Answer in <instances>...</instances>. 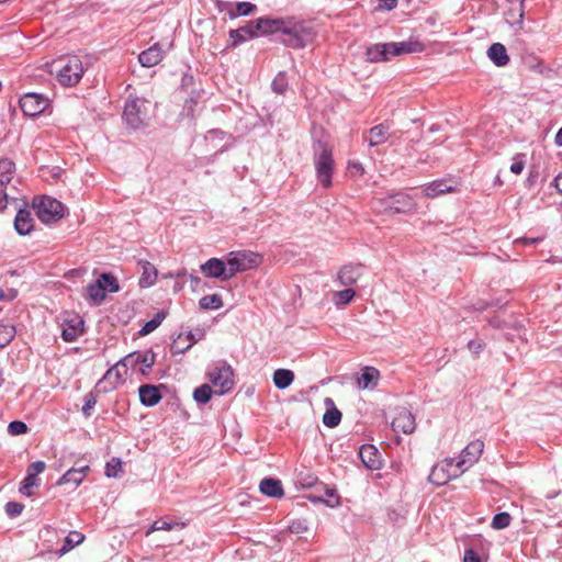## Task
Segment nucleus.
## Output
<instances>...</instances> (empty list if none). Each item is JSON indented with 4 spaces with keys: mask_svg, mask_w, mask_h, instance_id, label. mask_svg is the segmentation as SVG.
<instances>
[{
    "mask_svg": "<svg viewBox=\"0 0 562 562\" xmlns=\"http://www.w3.org/2000/svg\"><path fill=\"white\" fill-rule=\"evenodd\" d=\"M14 228L18 234L24 236L30 234L34 228V220L27 210H19L14 218Z\"/></svg>",
    "mask_w": 562,
    "mask_h": 562,
    "instance_id": "nucleus-21",
    "label": "nucleus"
},
{
    "mask_svg": "<svg viewBox=\"0 0 562 562\" xmlns=\"http://www.w3.org/2000/svg\"><path fill=\"white\" fill-rule=\"evenodd\" d=\"M554 186L557 190L562 194V172L554 178Z\"/></svg>",
    "mask_w": 562,
    "mask_h": 562,
    "instance_id": "nucleus-62",
    "label": "nucleus"
},
{
    "mask_svg": "<svg viewBox=\"0 0 562 562\" xmlns=\"http://www.w3.org/2000/svg\"><path fill=\"white\" fill-rule=\"evenodd\" d=\"M128 374V370L124 367V363L117 361L112 368H110L104 376L103 382L111 385L112 389L116 387L124 382L125 376Z\"/></svg>",
    "mask_w": 562,
    "mask_h": 562,
    "instance_id": "nucleus-20",
    "label": "nucleus"
},
{
    "mask_svg": "<svg viewBox=\"0 0 562 562\" xmlns=\"http://www.w3.org/2000/svg\"><path fill=\"white\" fill-rule=\"evenodd\" d=\"M49 105V99L34 92L25 93L20 99V108L27 116H35L44 112Z\"/></svg>",
    "mask_w": 562,
    "mask_h": 562,
    "instance_id": "nucleus-12",
    "label": "nucleus"
},
{
    "mask_svg": "<svg viewBox=\"0 0 562 562\" xmlns=\"http://www.w3.org/2000/svg\"><path fill=\"white\" fill-rule=\"evenodd\" d=\"M213 391L211 385L203 384L193 392V398L200 404H206L212 397Z\"/></svg>",
    "mask_w": 562,
    "mask_h": 562,
    "instance_id": "nucleus-38",
    "label": "nucleus"
},
{
    "mask_svg": "<svg viewBox=\"0 0 562 562\" xmlns=\"http://www.w3.org/2000/svg\"><path fill=\"white\" fill-rule=\"evenodd\" d=\"M97 280L103 285L105 294L106 292L115 293L120 289L116 278L110 273H102Z\"/></svg>",
    "mask_w": 562,
    "mask_h": 562,
    "instance_id": "nucleus-35",
    "label": "nucleus"
},
{
    "mask_svg": "<svg viewBox=\"0 0 562 562\" xmlns=\"http://www.w3.org/2000/svg\"><path fill=\"white\" fill-rule=\"evenodd\" d=\"M454 190L456 188L451 184H448L447 181L436 180L424 187L423 194L426 198L434 199L441 194L453 192Z\"/></svg>",
    "mask_w": 562,
    "mask_h": 562,
    "instance_id": "nucleus-22",
    "label": "nucleus"
},
{
    "mask_svg": "<svg viewBox=\"0 0 562 562\" xmlns=\"http://www.w3.org/2000/svg\"><path fill=\"white\" fill-rule=\"evenodd\" d=\"M140 403L145 406L151 407L158 404L161 400L159 386L151 384H144L138 389Z\"/></svg>",
    "mask_w": 562,
    "mask_h": 562,
    "instance_id": "nucleus-19",
    "label": "nucleus"
},
{
    "mask_svg": "<svg viewBox=\"0 0 562 562\" xmlns=\"http://www.w3.org/2000/svg\"><path fill=\"white\" fill-rule=\"evenodd\" d=\"M225 258L229 279L235 277L237 273L256 269L262 262V257L250 250L231 251Z\"/></svg>",
    "mask_w": 562,
    "mask_h": 562,
    "instance_id": "nucleus-6",
    "label": "nucleus"
},
{
    "mask_svg": "<svg viewBox=\"0 0 562 562\" xmlns=\"http://www.w3.org/2000/svg\"><path fill=\"white\" fill-rule=\"evenodd\" d=\"M506 16H507V21L510 23V25L513 27H515L513 25V22L517 21V9H510L508 10V12L506 13Z\"/></svg>",
    "mask_w": 562,
    "mask_h": 562,
    "instance_id": "nucleus-61",
    "label": "nucleus"
},
{
    "mask_svg": "<svg viewBox=\"0 0 562 562\" xmlns=\"http://www.w3.org/2000/svg\"><path fill=\"white\" fill-rule=\"evenodd\" d=\"M149 102L145 99L134 98L127 100L124 106L123 119L126 124L136 130L140 127L148 117Z\"/></svg>",
    "mask_w": 562,
    "mask_h": 562,
    "instance_id": "nucleus-10",
    "label": "nucleus"
},
{
    "mask_svg": "<svg viewBox=\"0 0 562 562\" xmlns=\"http://www.w3.org/2000/svg\"><path fill=\"white\" fill-rule=\"evenodd\" d=\"M8 202H9V196L7 194V191L2 189L0 192V212L7 207Z\"/></svg>",
    "mask_w": 562,
    "mask_h": 562,
    "instance_id": "nucleus-59",
    "label": "nucleus"
},
{
    "mask_svg": "<svg viewBox=\"0 0 562 562\" xmlns=\"http://www.w3.org/2000/svg\"><path fill=\"white\" fill-rule=\"evenodd\" d=\"M259 490L263 495L269 497H282L283 487L280 480L266 477L259 484Z\"/></svg>",
    "mask_w": 562,
    "mask_h": 562,
    "instance_id": "nucleus-24",
    "label": "nucleus"
},
{
    "mask_svg": "<svg viewBox=\"0 0 562 562\" xmlns=\"http://www.w3.org/2000/svg\"><path fill=\"white\" fill-rule=\"evenodd\" d=\"M122 472V461L119 458H112L105 464V475L108 477H117Z\"/></svg>",
    "mask_w": 562,
    "mask_h": 562,
    "instance_id": "nucleus-43",
    "label": "nucleus"
},
{
    "mask_svg": "<svg viewBox=\"0 0 562 562\" xmlns=\"http://www.w3.org/2000/svg\"><path fill=\"white\" fill-rule=\"evenodd\" d=\"M316 481V477H314L313 475H308L305 480V483L304 485L305 486H312Z\"/></svg>",
    "mask_w": 562,
    "mask_h": 562,
    "instance_id": "nucleus-64",
    "label": "nucleus"
},
{
    "mask_svg": "<svg viewBox=\"0 0 562 562\" xmlns=\"http://www.w3.org/2000/svg\"><path fill=\"white\" fill-rule=\"evenodd\" d=\"M8 432L11 436H19L27 432V426L24 422L13 420L8 425Z\"/></svg>",
    "mask_w": 562,
    "mask_h": 562,
    "instance_id": "nucleus-45",
    "label": "nucleus"
},
{
    "mask_svg": "<svg viewBox=\"0 0 562 562\" xmlns=\"http://www.w3.org/2000/svg\"><path fill=\"white\" fill-rule=\"evenodd\" d=\"M201 272L207 278H216L221 280H229L226 258H211L200 267Z\"/></svg>",
    "mask_w": 562,
    "mask_h": 562,
    "instance_id": "nucleus-15",
    "label": "nucleus"
},
{
    "mask_svg": "<svg viewBox=\"0 0 562 562\" xmlns=\"http://www.w3.org/2000/svg\"><path fill=\"white\" fill-rule=\"evenodd\" d=\"M484 347L485 344L480 338L472 339L468 342L469 350L474 355H479L484 349Z\"/></svg>",
    "mask_w": 562,
    "mask_h": 562,
    "instance_id": "nucleus-53",
    "label": "nucleus"
},
{
    "mask_svg": "<svg viewBox=\"0 0 562 562\" xmlns=\"http://www.w3.org/2000/svg\"><path fill=\"white\" fill-rule=\"evenodd\" d=\"M487 56L497 67H504L509 61L507 50L501 43L492 44L487 50Z\"/></svg>",
    "mask_w": 562,
    "mask_h": 562,
    "instance_id": "nucleus-25",
    "label": "nucleus"
},
{
    "mask_svg": "<svg viewBox=\"0 0 562 562\" xmlns=\"http://www.w3.org/2000/svg\"><path fill=\"white\" fill-rule=\"evenodd\" d=\"M416 207L417 204L414 199L405 193H396L373 200V209L379 213H408L415 211Z\"/></svg>",
    "mask_w": 562,
    "mask_h": 562,
    "instance_id": "nucleus-5",
    "label": "nucleus"
},
{
    "mask_svg": "<svg viewBox=\"0 0 562 562\" xmlns=\"http://www.w3.org/2000/svg\"><path fill=\"white\" fill-rule=\"evenodd\" d=\"M361 276V266L346 265L337 273V281L342 286L353 285Z\"/></svg>",
    "mask_w": 562,
    "mask_h": 562,
    "instance_id": "nucleus-18",
    "label": "nucleus"
},
{
    "mask_svg": "<svg viewBox=\"0 0 562 562\" xmlns=\"http://www.w3.org/2000/svg\"><path fill=\"white\" fill-rule=\"evenodd\" d=\"M509 2H519L517 8V21L513 22L516 30H521L524 26V14H525V0H508Z\"/></svg>",
    "mask_w": 562,
    "mask_h": 562,
    "instance_id": "nucleus-49",
    "label": "nucleus"
},
{
    "mask_svg": "<svg viewBox=\"0 0 562 562\" xmlns=\"http://www.w3.org/2000/svg\"><path fill=\"white\" fill-rule=\"evenodd\" d=\"M462 473L464 472L454 459L446 458L431 468L428 481L434 485L442 486Z\"/></svg>",
    "mask_w": 562,
    "mask_h": 562,
    "instance_id": "nucleus-8",
    "label": "nucleus"
},
{
    "mask_svg": "<svg viewBox=\"0 0 562 562\" xmlns=\"http://www.w3.org/2000/svg\"><path fill=\"white\" fill-rule=\"evenodd\" d=\"M463 562H481V559L473 549H468L464 552Z\"/></svg>",
    "mask_w": 562,
    "mask_h": 562,
    "instance_id": "nucleus-58",
    "label": "nucleus"
},
{
    "mask_svg": "<svg viewBox=\"0 0 562 562\" xmlns=\"http://www.w3.org/2000/svg\"><path fill=\"white\" fill-rule=\"evenodd\" d=\"M140 360V352H132L127 356H125L120 361L124 363V367L128 369H135L139 364Z\"/></svg>",
    "mask_w": 562,
    "mask_h": 562,
    "instance_id": "nucleus-48",
    "label": "nucleus"
},
{
    "mask_svg": "<svg viewBox=\"0 0 562 562\" xmlns=\"http://www.w3.org/2000/svg\"><path fill=\"white\" fill-rule=\"evenodd\" d=\"M89 471L88 465H83L78 469H69L58 481V484L74 483L75 486H78L85 479Z\"/></svg>",
    "mask_w": 562,
    "mask_h": 562,
    "instance_id": "nucleus-27",
    "label": "nucleus"
},
{
    "mask_svg": "<svg viewBox=\"0 0 562 562\" xmlns=\"http://www.w3.org/2000/svg\"><path fill=\"white\" fill-rule=\"evenodd\" d=\"M155 363V355L153 351L140 352L139 371L146 374Z\"/></svg>",
    "mask_w": 562,
    "mask_h": 562,
    "instance_id": "nucleus-44",
    "label": "nucleus"
},
{
    "mask_svg": "<svg viewBox=\"0 0 562 562\" xmlns=\"http://www.w3.org/2000/svg\"><path fill=\"white\" fill-rule=\"evenodd\" d=\"M85 540V536L79 531H71L65 539V544L61 548V552H68L75 546L80 544Z\"/></svg>",
    "mask_w": 562,
    "mask_h": 562,
    "instance_id": "nucleus-39",
    "label": "nucleus"
},
{
    "mask_svg": "<svg viewBox=\"0 0 562 562\" xmlns=\"http://www.w3.org/2000/svg\"><path fill=\"white\" fill-rule=\"evenodd\" d=\"M484 450V442L480 439L471 441L460 453L457 463L463 472L476 463Z\"/></svg>",
    "mask_w": 562,
    "mask_h": 562,
    "instance_id": "nucleus-13",
    "label": "nucleus"
},
{
    "mask_svg": "<svg viewBox=\"0 0 562 562\" xmlns=\"http://www.w3.org/2000/svg\"><path fill=\"white\" fill-rule=\"evenodd\" d=\"M525 168V161L522 155H517L510 166V171L515 175H520Z\"/></svg>",
    "mask_w": 562,
    "mask_h": 562,
    "instance_id": "nucleus-54",
    "label": "nucleus"
},
{
    "mask_svg": "<svg viewBox=\"0 0 562 562\" xmlns=\"http://www.w3.org/2000/svg\"><path fill=\"white\" fill-rule=\"evenodd\" d=\"M272 90L277 93H283L286 90L288 81L283 72H280L272 81Z\"/></svg>",
    "mask_w": 562,
    "mask_h": 562,
    "instance_id": "nucleus-47",
    "label": "nucleus"
},
{
    "mask_svg": "<svg viewBox=\"0 0 562 562\" xmlns=\"http://www.w3.org/2000/svg\"><path fill=\"white\" fill-rule=\"evenodd\" d=\"M15 336V328L12 324L0 323V349L5 347Z\"/></svg>",
    "mask_w": 562,
    "mask_h": 562,
    "instance_id": "nucleus-36",
    "label": "nucleus"
},
{
    "mask_svg": "<svg viewBox=\"0 0 562 562\" xmlns=\"http://www.w3.org/2000/svg\"><path fill=\"white\" fill-rule=\"evenodd\" d=\"M423 50V45L418 42H392L375 44L368 48L367 56L371 63L389 60L393 56L402 54L417 53Z\"/></svg>",
    "mask_w": 562,
    "mask_h": 562,
    "instance_id": "nucleus-2",
    "label": "nucleus"
},
{
    "mask_svg": "<svg viewBox=\"0 0 562 562\" xmlns=\"http://www.w3.org/2000/svg\"><path fill=\"white\" fill-rule=\"evenodd\" d=\"M380 380V372L373 367H364L357 378V386L359 390H373Z\"/></svg>",
    "mask_w": 562,
    "mask_h": 562,
    "instance_id": "nucleus-17",
    "label": "nucleus"
},
{
    "mask_svg": "<svg viewBox=\"0 0 562 562\" xmlns=\"http://www.w3.org/2000/svg\"><path fill=\"white\" fill-rule=\"evenodd\" d=\"M164 58V50L159 43H155L146 50L138 55V61L143 67H154L158 65Z\"/></svg>",
    "mask_w": 562,
    "mask_h": 562,
    "instance_id": "nucleus-16",
    "label": "nucleus"
},
{
    "mask_svg": "<svg viewBox=\"0 0 562 562\" xmlns=\"http://www.w3.org/2000/svg\"><path fill=\"white\" fill-rule=\"evenodd\" d=\"M83 65L78 56H66L53 63L50 72L63 86L77 85L83 75Z\"/></svg>",
    "mask_w": 562,
    "mask_h": 562,
    "instance_id": "nucleus-3",
    "label": "nucleus"
},
{
    "mask_svg": "<svg viewBox=\"0 0 562 562\" xmlns=\"http://www.w3.org/2000/svg\"><path fill=\"white\" fill-rule=\"evenodd\" d=\"M325 404L328 407L323 416V423L329 428H334L339 425L341 420V413L334 406V401L330 397L325 398Z\"/></svg>",
    "mask_w": 562,
    "mask_h": 562,
    "instance_id": "nucleus-29",
    "label": "nucleus"
},
{
    "mask_svg": "<svg viewBox=\"0 0 562 562\" xmlns=\"http://www.w3.org/2000/svg\"><path fill=\"white\" fill-rule=\"evenodd\" d=\"M164 317L165 316L161 313L156 314L150 321L145 323V325L140 328L139 335L146 336V335L153 333L161 324V322L164 321Z\"/></svg>",
    "mask_w": 562,
    "mask_h": 562,
    "instance_id": "nucleus-42",
    "label": "nucleus"
},
{
    "mask_svg": "<svg viewBox=\"0 0 562 562\" xmlns=\"http://www.w3.org/2000/svg\"><path fill=\"white\" fill-rule=\"evenodd\" d=\"M289 530L292 532V533H296V535H300V533H303L307 530V526L305 524L304 520H294L290 524L289 526Z\"/></svg>",
    "mask_w": 562,
    "mask_h": 562,
    "instance_id": "nucleus-52",
    "label": "nucleus"
},
{
    "mask_svg": "<svg viewBox=\"0 0 562 562\" xmlns=\"http://www.w3.org/2000/svg\"><path fill=\"white\" fill-rule=\"evenodd\" d=\"M199 305L202 310H220L223 307V300L217 293L204 295L200 299Z\"/></svg>",
    "mask_w": 562,
    "mask_h": 562,
    "instance_id": "nucleus-34",
    "label": "nucleus"
},
{
    "mask_svg": "<svg viewBox=\"0 0 562 562\" xmlns=\"http://www.w3.org/2000/svg\"><path fill=\"white\" fill-rule=\"evenodd\" d=\"M195 342L196 339L194 338L191 331L187 334H180L171 346L172 353H183L184 351L190 349Z\"/></svg>",
    "mask_w": 562,
    "mask_h": 562,
    "instance_id": "nucleus-31",
    "label": "nucleus"
},
{
    "mask_svg": "<svg viewBox=\"0 0 562 562\" xmlns=\"http://www.w3.org/2000/svg\"><path fill=\"white\" fill-rule=\"evenodd\" d=\"M555 143L559 146H562V127L558 131L555 135Z\"/></svg>",
    "mask_w": 562,
    "mask_h": 562,
    "instance_id": "nucleus-63",
    "label": "nucleus"
},
{
    "mask_svg": "<svg viewBox=\"0 0 562 562\" xmlns=\"http://www.w3.org/2000/svg\"><path fill=\"white\" fill-rule=\"evenodd\" d=\"M36 216L44 224L59 221L65 215V206L61 202L50 196H37L33 200Z\"/></svg>",
    "mask_w": 562,
    "mask_h": 562,
    "instance_id": "nucleus-7",
    "label": "nucleus"
},
{
    "mask_svg": "<svg viewBox=\"0 0 562 562\" xmlns=\"http://www.w3.org/2000/svg\"><path fill=\"white\" fill-rule=\"evenodd\" d=\"M392 428L395 432L411 435L416 428L415 416L406 407L398 408L392 420Z\"/></svg>",
    "mask_w": 562,
    "mask_h": 562,
    "instance_id": "nucleus-14",
    "label": "nucleus"
},
{
    "mask_svg": "<svg viewBox=\"0 0 562 562\" xmlns=\"http://www.w3.org/2000/svg\"><path fill=\"white\" fill-rule=\"evenodd\" d=\"M261 22H266V16L256 19L243 27L232 30L229 32L231 46L236 47L240 43L257 36H267L266 27L261 26Z\"/></svg>",
    "mask_w": 562,
    "mask_h": 562,
    "instance_id": "nucleus-11",
    "label": "nucleus"
},
{
    "mask_svg": "<svg viewBox=\"0 0 562 562\" xmlns=\"http://www.w3.org/2000/svg\"><path fill=\"white\" fill-rule=\"evenodd\" d=\"M177 526H181L180 524L178 522H170V521H165V520H156L154 521V524L150 526L149 530L146 532V535H149L154 531H159V530H170Z\"/></svg>",
    "mask_w": 562,
    "mask_h": 562,
    "instance_id": "nucleus-46",
    "label": "nucleus"
},
{
    "mask_svg": "<svg viewBox=\"0 0 562 562\" xmlns=\"http://www.w3.org/2000/svg\"><path fill=\"white\" fill-rule=\"evenodd\" d=\"M261 24L266 27L267 35L281 34L282 44L294 49L305 47L311 37V31L305 23L293 16L278 19L266 16V22Z\"/></svg>",
    "mask_w": 562,
    "mask_h": 562,
    "instance_id": "nucleus-1",
    "label": "nucleus"
},
{
    "mask_svg": "<svg viewBox=\"0 0 562 562\" xmlns=\"http://www.w3.org/2000/svg\"><path fill=\"white\" fill-rule=\"evenodd\" d=\"M207 376L217 395H224L235 386L234 370L226 362L216 364L209 371Z\"/></svg>",
    "mask_w": 562,
    "mask_h": 562,
    "instance_id": "nucleus-9",
    "label": "nucleus"
},
{
    "mask_svg": "<svg viewBox=\"0 0 562 562\" xmlns=\"http://www.w3.org/2000/svg\"><path fill=\"white\" fill-rule=\"evenodd\" d=\"M387 127L383 124L376 125L372 127L368 132L367 140L369 146L374 147L381 144H384L389 139Z\"/></svg>",
    "mask_w": 562,
    "mask_h": 562,
    "instance_id": "nucleus-30",
    "label": "nucleus"
},
{
    "mask_svg": "<svg viewBox=\"0 0 562 562\" xmlns=\"http://www.w3.org/2000/svg\"><path fill=\"white\" fill-rule=\"evenodd\" d=\"M45 470V463L43 461H35L31 463L27 468V473L33 474V476H38Z\"/></svg>",
    "mask_w": 562,
    "mask_h": 562,
    "instance_id": "nucleus-55",
    "label": "nucleus"
},
{
    "mask_svg": "<svg viewBox=\"0 0 562 562\" xmlns=\"http://www.w3.org/2000/svg\"><path fill=\"white\" fill-rule=\"evenodd\" d=\"M95 405V400L90 396L89 398H87L83 407H82V411L86 415H89L90 413V409Z\"/></svg>",
    "mask_w": 562,
    "mask_h": 562,
    "instance_id": "nucleus-60",
    "label": "nucleus"
},
{
    "mask_svg": "<svg viewBox=\"0 0 562 562\" xmlns=\"http://www.w3.org/2000/svg\"><path fill=\"white\" fill-rule=\"evenodd\" d=\"M512 522V516L506 513H498L496 514L492 519V528L496 530L505 529L507 528Z\"/></svg>",
    "mask_w": 562,
    "mask_h": 562,
    "instance_id": "nucleus-40",
    "label": "nucleus"
},
{
    "mask_svg": "<svg viewBox=\"0 0 562 562\" xmlns=\"http://www.w3.org/2000/svg\"><path fill=\"white\" fill-rule=\"evenodd\" d=\"M23 508H24V506L21 503L9 502L5 505V513L10 517H16V516H19L22 513Z\"/></svg>",
    "mask_w": 562,
    "mask_h": 562,
    "instance_id": "nucleus-50",
    "label": "nucleus"
},
{
    "mask_svg": "<svg viewBox=\"0 0 562 562\" xmlns=\"http://www.w3.org/2000/svg\"><path fill=\"white\" fill-rule=\"evenodd\" d=\"M355 295H356V292L349 288V289H345V290L335 292L333 301L336 306L347 305L353 300Z\"/></svg>",
    "mask_w": 562,
    "mask_h": 562,
    "instance_id": "nucleus-37",
    "label": "nucleus"
},
{
    "mask_svg": "<svg viewBox=\"0 0 562 562\" xmlns=\"http://www.w3.org/2000/svg\"><path fill=\"white\" fill-rule=\"evenodd\" d=\"M381 3L375 8L378 11H392L397 7L398 0H379Z\"/></svg>",
    "mask_w": 562,
    "mask_h": 562,
    "instance_id": "nucleus-57",
    "label": "nucleus"
},
{
    "mask_svg": "<svg viewBox=\"0 0 562 562\" xmlns=\"http://www.w3.org/2000/svg\"><path fill=\"white\" fill-rule=\"evenodd\" d=\"M88 299L94 304H100L105 299L103 285L95 280L86 288Z\"/></svg>",
    "mask_w": 562,
    "mask_h": 562,
    "instance_id": "nucleus-33",
    "label": "nucleus"
},
{
    "mask_svg": "<svg viewBox=\"0 0 562 562\" xmlns=\"http://www.w3.org/2000/svg\"><path fill=\"white\" fill-rule=\"evenodd\" d=\"M83 321L76 316L63 328L61 337L65 341L71 342L76 340L83 331Z\"/></svg>",
    "mask_w": 562,
    "mask_h": 562,
    "instance_id": "nucleus-23",
    "label": "nucleus"
},
{
    "mask_svg": "<svg viewBox=\"0 0 562 562\" xmlns=\"http://www.w3.org/2000/svg\"><path fill=\"white\" fill-rule=\"evenodd\" d=\"M142 276L139 278L140 288H149L155 284L158 276V271L154 265L149 261H140Z\"/></svg>",
    "mask_w": 562,
    "mask_h": 562,
    "instance_id": "nucleus-26",
    "label": "nucleus"
},
{
    "mask_svg": "<svg viewBox=\"0 0 562 562\" xmlns=\"http://www.w3.org/2000/svg\"><path fill=\"white\" fill-rule=\"evenodd\" d=\"M38 485V479L36 476H33V474L26 473V476L23 479L21 486H20V493L24 496H31L32 495V487Z\"/></svg>",
    "mask_w": 562,
    "mask_h": 562,
    "instance_id": "nucleus-41",
    "label": "nucleus"
},
{
    "mask_svg": "<svg viewBox=\"0 0 562 562\" xmlns=\"http://www.w3.org/2000/svg\"><path fill=\"white\" fill-rule=\"evenodd\" d=\"M314 166L318 181L323 187L331 186L334 170L333 150L327 144L317 142L314 146Z\"/></svg>",
    "mask_w": 562,
    "mask_h": 562,
    "instance_id": "nucleus-4",
    "label": "nucleus"
},
{
    "mask_svg": "<svg viewBox=\"0 0 562 562\" xmlns=\"http://www.w3.org/2000/svg\"><path fill=\"white\" fill-rule=\"evenodd\" d=\"M348 171L351 176H363L364 173V168L362 167V165L358 161H350L348 164Z\"/></svg>",
    "mask_w": 562,
    "mask_h": 562,
    "instance_id": "nucleus-56",
    "label": "nucleus"
},
{
    "mask_svg": "<svg viewBox=\"0 0 562 562\" xmlns=\"http://www.w3.org/2000/svg\"><path fill=\"white\" fill-rule=\"evenodd\" d=\"M294 379V372L289 369H277L272 375L273 384L279 390L289 387L293 383Z\"/></svg>",
    "mask_w": 562,
    "mask_h": 562,
    "instance_id": "nucleus-28",
    "label": "nucleus"
},
{
    "mask_svg": "<svg viewBox=\"0 0 562 562\" xmlns=\"http://www.w3.org/2000/svg\"><path fill=\"white\" fill-rule=\"evenodd\" d=\"M359 456L368 469L375 470L379 468L378 453L373 446H362Z\"/></svg>",
    "mask_w": 562,
    "mask_h": 562,
    "instance_id": "nucleus-32",
    "label": "nucleus"
},
{
    "mask_svg": "<svg viewBox=\"0 0 562 562\" xmlns=\"http://www.w3.org/2000/svg\"><path fill=\"white\" fill-rule=\"evenodd\" d=\"M256 9V5L251 2H239L237 3L236 10L239 15H249Z\"/></svg>",
    "mask_w": 562,
    "mask_h": 562,
    "instance_id": "nucleus-51",
    "label": "nucleus"
}]
</instances>
